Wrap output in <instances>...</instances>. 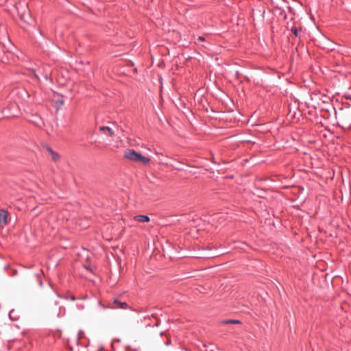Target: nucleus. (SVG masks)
Listing matches in <instances>:
<instances>
[{
  "instance_id": "nucleus-11",
  "label": "nucleus",
  "mask_w": 351,
  "mask_h": 351,
  "mask_svg": "<svg viewBox=\"0 0 351 351\" xmlns=\"http://www.w3.org/2000/svg\"><path fill=\"white\" fill-rule=\"evenodd\" d=\"M43 77L47 80L48 79V74L45 73L43 76Z\"/></svg>"
},
{
  "instance_id": "nucleus-4",
  "label": "nucleus",
  "mask_w": 351,
  "mask_h": 351,
  "mask_svg": "<svg viewBox=\"0 0 351 351\" xmlns=\"http://www.w3.org/2000/svg\"><path fill=\"white\" fill-rule=\"evenodd\" d=\"M99 130L104 135L107 136H114V130L113 128L109 126H100L99 127Z\"/></svg>"
},
{
  "instance_id": "nucleus-2",
  "label": "nucleus",
  "mask_w": 351,
  "mask_h": 351,
  "mask_svg": "<svg viewBox=\"0 0 351 351\" xmlns=\"http://www.w3.org/2000/svg\"><path fill=\"white\" fill-rule=\"evenodd\" d=\"M9 213L5 209H0V228H3L8 223Z\"/></svg>"
},
{
  "instance_id": "nucleus-7",
  "label": "nucleus",
  "mask_w": 351,
  "mask_h": 351,
  "mask_svg": "<svg viewBox=\"0 0 351 351\" xmlns=\"http://www.w3.org/2000/svg\"><path fill=\"white\" fill-rule=\"evenodd\" d=\"M59 297L62 299L67 300H70L71 301H75L76 300L75 297L73 294H71V293H69V292L64 293L62 295H60Z\"/></svg>"
},
{
  "instance_id": "nucleus-10",
  "label": "nucleus",
  "mask_w": 351,
  "mask_h": 351,
  "mask_svg": "<svg viewBox=\"0 0 351 351\" xmlns=\"http://www.w3.org/2000/svg\"><path fill=\"white\" fill-rule=\"evenodd\" d=\"M197 40H198L199 41L203 42V41H204V40H205V38H204V36H199V37L197 38Z\"/></svg>"
},
{
  "instance_id": "nucleus-5",
  "label": "nucleus",
  "mask_w": 351,
  "mask_h": 351,
  "mask_svg": "<svg viewBox=\"0 0 351 351\" xmlns=\"http://www.w3.org/2000/svg\"><path fill=\"white\" fill-rule=\"evenodd\" d=\"M46 149L50 154L52 160L57 162L60 160V155L57 152H54L50 147L47 146Z\"/></svg>"
},
{
  "instance_id": "nucleus-6",
  "label": "nucleus",
  "mask_w": 351,
  "mask_h": 351,
  "mask_svg": "<svg viewBox=\"0 0 351 351\" xmlns=\"http://www.w3.org/2000/svg\"><path fill=\"white\" fill-rule=\"evenodd\" d=\"M134 219L138 222H148L150 219L147 215H138L134 217Z\"/></svg>"
},
{
  "instance_id": "nucleus-8",
  "label": "nucleus",
  "mask_w": 351,
  "mask_h": 351,
  "mask_svg": "<svg viewBox=\"0 0 351 351\" xmlns=\"http://www.w3.org/2000/svg\"><path fill=\"white\" fill-rule=\"evenodd\" d=\"M291 32L295 35V36L300 38V35L299 34V32L300 31V29L297 28L296 27H293L291 29Z\"/></svg>"
},
{
  "instance_id": "nucleus-1",
  "label": "nucleus",
  "mask_w": 351,
  "mask_h": 351,
  "mask_svg": "<svg viewBox=\"0 0 351 351\" xmlns=\"http://www.w3.org/2000/svg\"><path fill=\"white\" fill-rule=\"evenodd\" d=\"M124 157L131 161L141 162L147 165L149 162L150 159L143 156L142 154L135 152L134 149H128L125 152Z\"/></svg>"
},
{
  "instance_id": "nucleus-9",
  "label": "nucleus",
  "mask_w": 351,
  "mask_h": 351,
  "mask_svg": "<svg viewBox=\"0 0 351 351\" xmlns=\"http://www.w3.org/2000/svg\"><path fill=\"white\" fill-rule=\"evenodd\" d=\"M225 324H239L240 323V321L237 319H228L224 322Z\"/></svg>"
},
{
  "instance_id": "nucleus-12",
  "label": "nucleus",
  "mask_w": 351,
  "mask_h": 351,
  "mask_svg": "<svg viewBox=\"0 0 351 351\" xmlns=\"http://www.w3.org/2000/svg\"><path fill=\"white\" fill-rule=\"evenodd\" d=\"M34 75L37 79L39 80V77L36 75V73L34 71Z\"/></svg>"
},
{
  "instance_id": "nucleus-3",
  "label": "nucleus",
  "mask_w": 351,
  "mask_h": 351,
  "mask_svg": "<svg viewBox=\"0 0 351 351\" xmlns=\"http://www.w3.org/2000/svg\"><path fill=\"white\" fill-rule=\"evenodd\" d=\"M110 306L114 309H127L128 308L125 302L119 301L118 299H114L110 304Z\"/></svg>"
}]
</instances>
